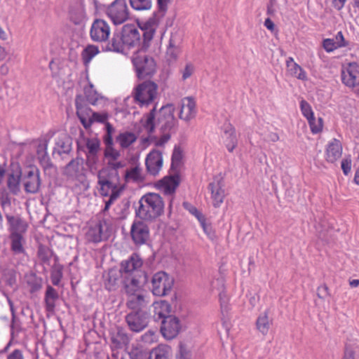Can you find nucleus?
<instances>
[{
	"label": "nucleus",
	"instance_id": "obj_1",
	"mask_svg": "<svg viewBox=\"0 0 359 359\" xmlns=\"http://www.w3.org/2000/svg\"><path fill=\"white\" fill-rule=\"evenodd\" d=\"M136 215L142 220L151 221L159 217L163 212L164 203L158 194L148 193L139 201Z\"/></svg>",
	"mask_w": 359,
	"mask_h": 359
},
{
	"label": "nucleus",
	"instance_id": "obj_2",
	"mask_svg": "<svg viewBox=\"0 0 359 359\" xmlns=\"http://www.w3.org/2000/svg\"><path fill=\"white\" fill-rule=\"evenodd\" d=\"M121 162H110L109 165L101 169L97 174L100 191L107 193L114 189H122L119 184L118 169L122 168Z\"/></svg>",
	"mask_w": 359,
	"mask_h": 359
},
{
	"label": "nucleus",
	"instance_id": "obj_3",
	"mask_svg": "<svg viewBox=\"0 0 359 359\" xmlns=\"http://www.w3.org/2000/svg\"><path fill=\"white\" fill-rule=\"evenodd\" d=\"M157 90L158 86L156 83L145 81L134 88V100L140 107H146L154 102L157 96Z\"/></svg>",
	"mask_w": 359,
	"mask_h": 359
},
{
	"label": "nucleus",
	"instance_id": "obj_4",
	"mask_svg": "<svg viewBox=\"0 0 359 359\" xmlns=\"http://www.w3.org/2000/svg\"><path fill=\"white\" fill-rule=\"evenodd\" d=\"M164 16L165 15H160L159 13L155 11L147 20L138 22L140 30L142 33V46L144 48H148L149 46L150 42L153 39L154 34Z\"/></svg>",
	"mask_w": 359,
	"mask_h": 359
},
{
	"label": "nucleus",
	"instance_id": "obj_5",
	"mask_svg": "<svg viewBox=\"0 0 359 359\" xmlns=\"http://www.w3.org/2000/svg\"><path fill=\"white\" fill-rule=\"evenodd\" d=\"M132 62L135 69L137 76L140 79L151 76L156 71V63L154 59L144 53L138 51L132 57Z\"/></svg>",
	"mask_w": 359,
	"mask_h": 359
},
{
	"label": "nucleus",
	"instance_id": "obj_6",
	"mask_svg": "<svg viewBox=\"0 0 359 359\" xmlns=\"http://www.w3.org/2000/svg\"><path fill=\"white\" fill-rule=\"evenodd\" d=\"M106 14L116 26L126 22L130 18L126 0H115L107 8Z\"/></svg>",
	"mask_w": 359,
	"mask_h": 359
},
{
	"label": "nucleus",
	"instance_id": "obj_7",
	"mask_svg": "<svg viewBox=\"0 0 359 359\" xmlns=\"http://www.w3.org/2000/svg\"><path fill=\"white\" fill-rule=\"evenodd\" d=\"M123 43H125L127 50L135 48L138 50H145L144 48L142 33L135 25H126L123 26L121 32Z\"/></svg>",
	"mask_w": 359,
	"mask_h": 359
},
{
	"label": "nucleus",
	"instance_id": "obj_8",
	"mask_svg": "<svg viewBox=\"0 0 359 359\" xmlns=\"http://www.w3.org/2000/svg\"><path fill=\"white\" fill-rule=\"evenodd\" d=\"M174 279L164 271L156 273L151 279V292L155 296L167 295L171 290Z\"/></svg>",
	"mask_w": 359,
	"mask_h": 359
},
{
	"label": "nucleus",
	"instance_id": "obj_9",
	"mask_svg": "<svg viewBox=\"0 0 359 359\" xmlns=\"http://www.w3.org/2000/svg\"><path fill=\"white\" fill-rule=\"evenodd\" d=\"M341 80L343 83L354 88L359 86V65L356 62H349L343 65L341 69Z\"/></svg>",
	"mask_w": 359,
	"mask_h": 359
},
{
	"label": "nucleus",
	"instance_id": "obj_10",
	"mask_svg": "<svg viewBox=\"0 0 359 359\" xmlns=\"http://www.w3.org/2000/svg\"><path fill=\"white\" fill-rule=\"evenodd\" d=\"M130 236L137 245L145 244L149 238V229L142 221L135 220L130 227Z\"/></svg>",
	"mask_w": 359,
	"mask_h": 359
},
{
	"label": "nucleus",
	"instance_id": "obj_11",
	"mask_svg": "<svg viewBox=\"0 0 359 359\" xmlns=\"http://www.w3.org/2000/svg\"><path fill=\"white\" fill-rule=\"evenodd\" d=\"M126 320L131 331L140 332L148 324V315L145 311H131L126 316Z\"/></svg>",
	"mask_w": 359,
	"mask_h": 359
},
{
	"label": "nucleus",
	"instance_id": "obj_12",
	"mask_svg": "<svg viewBox=\"0 0 359 359\" xmlns=\"http://www.w3.org/2000/svg\"><path fill=\"white\" fill-rule=\"evenodd\" d=\"M86 147V164L89 169L93 171L95 169V165L98 161L97 154L100 150V142L97 138H87L84 140Z\"/></svg>",
	"mask_w": 359,
	"mask_h": 359
},
{
	"label": "nucleus",
	"instance_id": "obj_13",
	"mask_svg": "<svg viewBox=\"0 0 359 359\" xmlns=\"http://www.w3.org/2000/svg\"><path fill=\"white\" fill-rule=\"evenodd\" d=\"M180 329V321L174 316H168L161 321V332L167 339H174L179 334Z\"/></svg>",
	"mask_w": 359,
	"mask_h": 359
},
{
	"label": "nucleus",
	"instance_id": "obj_14",
	"mask_svg": "<svg viewBox=\"0 0 359 359\" xmlns=\"http://www.w3.org/2000/svg\"><path fill=\"white\" fill-rule=\"evenodd\" d=\"M109 34L110 27L105 20L97 19L93 22L90 31V35L93 41H105L108 39Z\"/></svg>",
	"mask_w": 359,
	"mask_h": 359
},
{
	"label": "nucleus",
	"instance_id": "obj_15",
	"mask_svg": "<svg viewBox=\"0 0 359 359\" xmlns=\"http://www.w3.org/2000/svg\"><path fill=\"white\" fill-rule=\"evenodd\" d=\"M208 189L211 194L212 205L218 208L224 201L225 191L224 189V182L220 177H215L212 182L209 184Z\"/></svg>",
	"mask_w": 359,
	"mask_h": 359
},
{
	"label": "nucleus",
	"instance_id": "obj_16",
	"mask_svg": "<svg viewBox=\"0 0 359 359\" xmlns=\"http://www.w3.org/2000/svg\"><path fill=\"white\" fill-rule=\"evenodd\" d=\"M197 113L196 104L194 98L186 97L180 104L179 118L186 122L193 119Z\"/></svg>",
	"mask_w": 359,
	"mask_h": 359
},
{
	"label": "nucleus",
	"instance_id": "obj_17",
	"mask_svg": "<svg viewBox=\"0 0 359 359\" xmlns=\"http://www.w3.org/2000/svg\"><path fill=\"white\" fill-rule=\"evenodd\" d=\"M108 226L105 222H99L88 227L86 232V239L90 242L99 243L108 237Z\"/></svg>",
	"mask_w": 359,
	"mask_h": 359
},
{
	"label": "nucleus",
	"instance_id": "obj_18",
	"mask_svg": "<svg viewBox=\"0 0 359 359\" xmlns=\"http://www.w3.org/2000/svg\"><path fill=\"white\" fill-rule=\"evenodd\" d=\"M145 165L149 174L157 175L163 167V157L161 152L153 149L147 156Z\"/></svg>",
	"mask_w": 359,
	"mask_h": 359
},
{
	"label": "nucleus",
	"instance_id": "obj_19",
	"mask_svg": "<svg viewBox=\"0 0 359 359\" xmlns=\"http://www.w3.org/2000/svg\"><path fill=\"white\" fill-rule=\"evenodd\" d=\"M85 173L84 160L82 158H73L62 168V174L67 180Z\"/></svg>",
	"mask_w": 359,
	"mask_h": 359
},
{
	"label": "nucleus",
	"instance_id": "obj_20",
	"mask_svg": "<svg viewBox=\"0 0 359 359\" xmlns=\"http://www.w3.org/2000/svg\"><path fill=\"white\" fill-rule=\"evenodd\" d=\"M23 182L25 190L27 192L34 194L37 192L40 186L38 170L36 168H29L24 172Z\"/></svg>",
	"mask_w": 359,
	"mask_h": 359
},
{
	"label": "nucleus",
	"instance_id": "obj_21",
	"mask_svg": "<svg viewBox=\"0 0 359 359\" xmlns=\"http://www.w3.org/2000/svg\"><path fill=\"white\" fill-rule=\"evenodd\" d=\"M143 262L137 254H133L128 259L123 260L121 264V272L126 276H132L134 273H139Z\"/></svg>",
	"mask_w": 359,
	"mask_h": 359
},
{
	"label": "nucleus",
	"instance_id": "obj_22",
	"mask_svg": "<svg viewBox=\"0 0 359 359\" xmlns=\"http://www.w3.org/2000/svg\"><path fill=\"white\" fill-rule=\"evenodd\" d=\"M72 141L66 133H60L55 139V147H53V155L60 157L62 154H67L72 150Z\"/></svg>",
	"mask_w": 359,
	"mask_h": 359
},
{
	"label": "nucleus",
	"instance_id": "obj_23",
	"mask_svg": "<svg viewBox=\"0 0 359 359\" xmlns=\"http://www.w3.org/2000/svg\"><path fill=\"white\" fill-rule=\"evenodd\" d=\"M126 278L125 289L128 296L143 294L141 289L147 280L146 275L144 274L142 276H140L139 278H137L135 276H132L130 278L126 277Z\"/></svg>",
	"mask_w": 359,
	"mask_h": 359
},
{
	"label": "nucleus",
	"instance_id": "obj_24",
	"mask_svg": "<svg viewBox=\"0 0 359 359\" xmlns=\"http://www.w3.org/2000/svg\"><path fill=\"white\" fill-rule=\"evenodd\" d=\"M174 110L175 107L172 104H167L161 108L158 121L159 123L163 122L162 128L171 129L174 127L175 125V119L173 115Z\"/></svg>",
	"mask_w": 359,
	"mask_h": 359
},
{
	"label": "nucleus",
	"instance_id": "obj_25",
	"mask_svg": "<svg viewBox=\"0 0 359 359\" xmlns=\"http://www.w3.org/2000/svg\"><path fill=\"white\" fill-rule=\"evenodd\" d=\"M342 144L337 139H332L328 142L325 149V159L329 163H334L342 154Z\"/></svg>",
	"mask_w": 359,
	"mask_h": 359
},
{
	"label": "nucleus",
	"instance_id": "obj_26",
	"mask_svg": "<svg viewBox=\"0 0 359 359\" xmlns=\"http://www.w3.org/2000/svg\"><path fill=\"white\" fill-rule=\"evenodd\" d=\"M223 142L229 152H232L237 145L236 130L230 123H225L222 128Z\"/></svg>",
	"mask_w": 359,
	"mask_h": 359
},
{
	"label": "nucleus",
	"instance_id": "obj_27",
	"mask_svg": "<svg viewBox=\"0 0 359 359\" xmlns=\"http://www.w3.org/2000/svg\"><path fill=\"white\" fill-rule=\"evenodd\" d=\"M68 181L70 183L72 190L78 195L82 194L90 187L89 181L87 179L86 173L69 179Z\"/></svg>",
	"mask_w": 359,
	"mask_h": 359
},
{
	"label": "nucleus",
	"instance_id": "obj_28",
	"mask_svg": "<svg viewBox=\"0 0 359 359\" xmlns=\"http://www.w3.org/2000/svg\"><path fill=\"white\" fill-rule=\"evenodd\" d=\"M86 13L81 4L72 6L69 11V19L75 25H81L86 20Z\"/></svg>",
	"mask_w": 359,
	"mask_h": 359
},
{
	"label": "nucleus",
	"instance_id": "obj_29",
	"mask_svg": "<svg viewBox=\"0 0 359 359\" xmlns=\"http://www.w3.org/2000/svg\"><path fill=\"white\" fill-rule=\"evenodd\" d=\"M179 185V180L177 176L165 177L157 183L158 189L165 194H172Z\"/></svg>",
	"mask_w": 359,
	"mask_h": 359
},
{
	"label": "nucleus",
	"instance_id": "obj_30",
	"mask_svg": "<svg viewBox=\"0 0 359 359\" xmlns=\"http://www.w3.org/2000/svg\"><path fill=\"white\" fill-rule=\"evenodd\" d=\"M147 303L144 294H137L128 296L126 306L132 311H144L143 308L147 306Z\"/></svg>",
	"mask_w": 359,
	"mask_h": 359
},
{
	"label": "nucleus",
	"instance_id": "obj_31",
	"mask_svg": "<svg viewBox=\"0 0 359 359\" xmlns=\"http://www.w3.org/2000/svg\"><path fill=\"white\" fill-rule=\"evenodd\" d=\"M21 175L22 172L18 166L8 175L7 187L10 192L13 195H17L20 191Z\"/></svg>",
	"mask_w": 359,
	"mask_h": 359
},
{
	"label": "nucleus",
	"instance_id": "obj_32",
	"mask_svg": "<svg viewBox=\"0 0 359 359\" xmlns=\"http://www.w3.org/2000/svg\"><path fill=\"white\" fill-rule=\"evenodd\" d=\"M77 116L85 128H89L92 124V118H96L98 114L93 112L91 109L79 106L76 103Z\"/></svg>",
	"mask_w": 359,
	"mask_h": 359
},
{
	"label": "nucleus",
	"instance_id": "obj_33",
	"mask_svg": "<svg viewBox=\"0 0 359 359\" xmlns=\"http://www.w3.org/2000/svg\"><path fill=\"white\" fill-rule=\"evenodd\" d=\"M154 307V318L156 321L163 320L167 316H170V306L166 301L155 302L153 304Z\"/></svg>",
	"mask_w": 359,
	"mask_h": 359
},
{
	"label": "nucleus",
	"instance_id": "obj_34",
	"mask_svg": "<svg viewBox=\"0 0 359 359\" xmlns=\"http://www.w3.org/2000/svg\"><path fill=\"white\" fill-rule=\"evenodd\" d=\"M6 217L11 232H20V233H22L26 231L27 228V222L20 216L6 215Z\"/></svg>",
	"mask_w": 359,
	"mask_h": 359
},
{
	"label": "nucleus",
	"instance_id": "obj_35",
	"mask_svg": "<svg viewBox=\"0 0 359 359\" xmlns=\"http://www.w3.org/2000/svg\"><path fill=\"white\" fill-rule=\"evenodd\" d=\"M11 248L15 254H21L25 252L23 244L25 240L20 232H11L10 234Z\"/></svg>",
	"mask_w": 359,
	"mask_h": 359
},
{
	"label": "nucleus",
	"instance_id": "obj_36",
	"mask_svg": "<svg viewBox=\"0 0 359 359\" xmlns=\"http://www.w3.org/2000/svg\"><path fill=\"white\" fill-rule=\"evenodd\" d=\"M124 177L126 182H141L144 180L142 170L139 165L127 169Z\"/></svg>",
	"mask_w": 359,
	"mask_h": 359
},
{
	"label": "nucleus",
	"instance_id": "obj_37",
	"mask_svg": "<svg viewBox=\"0 0 359 359\" xmlns=\"http://www.w3.org/2000/svg\"><path fill=\"white\" fill-rule=\"evenodd\" d=\"M106 49L116 53H124L127 48L125 43H123L122 34H114L110 42L107 44Z\"/></svg>",
	"mask_w": 359,
	"mask_h": 359
},
{
	"label": "nucleus",
	"instance_id": "obj_38",
	"mask_svg": "<svg viewBox=\"0 0 359 359\" xmlns=\"http://www.w3.org/2000/svg\"><path fill=\"white\" fill-rule=\"evenodd\" d=\"M172 356L171 349L168 346L159 345L154 348L149 356V359H170Z\"/></svg>",
	"mask_w": 359,
	"mask_h": 359
},
{
	"label": "nucleus",
	"instance_id": "obj_39",
	"mask_svg": "<svg viewBox=\"0 0 359 359\" xmlns=\"http://www.w3.org/2000/svg\"><path fill=\"white\" fill-rule=\"evenodd\" d=\"M84 94L88 102L93 105H97L103 97L94 88L93 84L89 83L84 88Z\"/></svg>",
	"mask_w": 359,
	"mask_h": 359
},
{
	"label": "nucleus",
	"instance_id": "obj_40",
	"mask_svg": "<svg viewBox=\"0 0 359 359\" xmlns=\"http://www.w3.org/2000/svg\"><path fill=\"white\" fill-rule=\"evenodd\" d=\"M271 320L269 318L267 313L265 311L261 313L257 319L256 327L263 335L267 334L270 329Z\"/></svg>",
	"mask_w": 359,
	"mask_h": 359
},
{
	"label": "nucleus",
	"instance_id": "obj_41",
	"mask_svg": "<svg viewBox=\"0 0 359 359\" xmlns=\"http://www.w3.org/2000/svg\"><path fill=\"white\" fill-rule=\"evenodd\" d=\"M155 111H156V107L154 106V107H153V108L150 111V112L149 114H147L146 115V116L142 119V123L143 126L145 128V129L149 133L153 132L154 127L156 126Z\"/></svg>",
	"mask_w": 359,
	"mask_h": 359
},
{
	"label": "nucleus",
	"instance_id": "obj_42",
	"mask_svg": "<svg viewBox=\"0 0 359 359\" xmlns=\"http://www.w3.org/2000/svg\"><path fill=\"white\" fill-rule=\"evenodd\" d=\"M136 140L135 135L132 133H121L116 138L117 142L122 148H127Z\"/></svg>",
	"mask_w": 359,
	"mask_h": 359
},
{
	"label": "nucleus",
	"instance_id": "obj_43",
	"mask_svg": "<svg viewBox=\"0 0 359 359\" xmlns=\"http://www.w3.org/2000/svg\"><path fill=\"white\" fill-rule=\"evenodd\" d=\"M26 282L30 287L32 292L39 290L42 285V279L39 278L34 273H31L25 276Z\"/></svg>",
	"mask_w": 359,
	"mask_h": 359
},
{
	"label": "nucleus",
	"instance_id": "obj_44",
	"mask_svg": "<svg viewBox=\"0 0 359 359\" xmlns=\"http://www.w3.org/2000/svg\"><path fill=\"white\" fill-rule=\"evenodd\" d=\"M121 191L122 189H114L111 191H109V193L100 191L102 195L109 196V198L105 201L104 211H107L109 209L111 205L119 197Z\"/></svg>",
	"mask_w": 359,
	"mask_h": 359
},
{
	"label": "nucleus",
	"instance_id": "obj_45",
	"mask_svg": "<svg viewBox=\"0 0 359 359\" xmlns=\"http://www.w3.org/2000/svg\"><path fill=\"white\" fill-rule=\"evenodd\" d=\"M287 70L290 75L300 80H306L307 79L306 72L298 65L292 64V66L287 67Z\"/></svg>",
	"mask_w": 359,
	"mask_h": 359
},
{
	"label": "nucleus",
	"instance_id": "obj_46",
	"mask_svg": "<svg viewBox=\"0 0 359 359\" xmlns=\"http://www.w3.org/2000/svg\"><path fill=\"white\" fill-rule=\"evenodd\" d=\"M131 7L136 11L149 10L151 8V0H129Z\"/></svg>",
	"mask_w": 359,
	"mask_h": 359
},
{
	"label": "nucleus",
	"instance_id": "obj_47",
	"mask_svg": "<svg viewBox=\"0 0 359 359\" xmlns=\"http://www.w3.org/2000/svg\"><path fill=\"white\" fill-rule=\"evenodd\" d=\"M99 50L98 48L95 46H87L82 53V57L85 63L90 62L93 57H95Z\"/></svg>",
	"mask_w": 359,
	"mask_h": 359
},
{
	"label": "nucleus",
	"instance_id": "obj_48",
	"mask_svg": "<svg viewBox=\"0 0 359 359\" xmlns=\"http://www.w3.org/2000/svg\"><path fill=\"white\" fill-rule=\"evenodd\" d=\"M62 277V266L55 265L51 272V280L54 285H58Z\"/></svg>",
	"mask_w": 359,
	"mask_h": 359
},
{
	"label": "nucleus",
	"instance_id": "obj_49",
	"mask_svg": "<svg viewBox=\"0 0 359 359\" xmlns=\"http://www.w3.org/2000/svg\"><path fill=\"white\" fill-rule=\"evenodd\" d=\"M22 331L21 322L18 318L15 316L12 317L11 324V334L12 339L16 337L20 332Z\"/></svg>",
	"mask_w": 359,
	"mask_h": 359
},
{
	"label": "nucleus",
	"instance_id": "obj_50",
	"mask_svg": "<svg viewBox=\"0 0 359 359\" xmlns=\"http://www.w3.org/2000/svg\"><path fill=\"white\" fill-rule=\"evenodd\" d=\"M300 109L303 116L309 121L314 117L313 112L310 104L305 100L300 102Z\"/></svg>",
	"mask_w": 359,
	"mask_h": 359
},
{
	"label": "nucleus",
	"instance_id": "obj_51",
	"mask_svg": "<svg viewBox=\"0 0 359 359\" xmlns=\"http://www.w3.org/2000/svg\"><path fill=\"white\" fill-rule=\"evenodd\" d=\"M309 123L313 133H318L321 131L323 128V119L322 118H318V120L315 118V117L312 118V119H309Z\"/></svg>",
	"mask_w": 359,
	"mask_h": 359
},
{
	"label": "nucleus",
	"instance_id": "obj_52",
	"mask_svg": "<svg viewBox=\"0 0 359 359\" xmlns=\"http://www.w3.org/2000/svg\"><path fill=\"white\" fill-rule=\"evenodd\" d=\"M119 156V151L111 147H108L105 151V157L108 160V165H109L110 162H118L116 160L118 158Z\"/></svg>",
	"mask_w": 359,
	"mask_h": 359
},
{
	"label": "nucleus",
	"instance_id": "obj_53",
	"mask_svg": "<svg viewBox=\"0 0 359 359\" xmlns=\"http://www.w3.org/2000/svg\"><path fill=\"white\" fill-rule=\"evenodd\" d=\"M199 222L205 233L208 236V237L210 239L213 240L215 238V234L212 226L205 222L204 217L199 220Z\"/></svg>",
	"mask_w": 359,
	"mask_h": 359
},
{
	"label": "nucleus",
	"instance_id": "obj_54",
	"mask_svg": "<svg viewBox=\"0 0 359 359\" xmlns=\"http://www.w3.org/2000/svg\"><path fill=\"white\" fill-rule=\"evenodd\" d=\"M179 53V50L177 47L174 46L170 41V46L167 49L166 56L170 61L176 60Z\"/></svg>",
	"mask_w": 359,
	"mask_h": 359
},
{
	"label": "nucleus",
	"instance_id": "obj_55",
	"mask_svg": "<svg viewBox=\"0 0 359 359\" xmlns=\"http://www.w3.org/2000/svg\"><path fill=\"white\" fill-rule=\"evenodd\" d=\"M323 47L328 53L332 52L335 49L338 48L334 39H324L323 41Z\"/></svg>",
	"mask_w": 359,
	"mask_h": 359
},
{
	"label": "nucleus",
	"instance_id": "obj_56",
	"mask_svg": "<svg viewBox=\"0 0 359 359\" xmlns=\"http://www.w3.org/2000/svg\"><path fill=\"white\" fill-rule=\"evenodd\" d=\"M342 171L345 175H348L351 170V158L348 156L344 158L341 161V165Z\"/></svg>",
	"mask_w": 359,
	"mask_h": 359
},
{
	"label": "nucleus",
	"instance_id": "obj_57",
	"mask_svg": "<svg viewBox=\"0 0 359 359\" xmlns=\"http://www.w3.org/2000/svg\"><path fill=\"white\" fill-rule=\"evenodd\" d=\"M194 69L193 64L190 62L187 63L184 69L182 70V79L184 81L189 79L194 72Z\"/></svg>",
	"mask_w": 359,
	"mask_h": 359
},
{
	"label": "nucleus",
	"instance_id": "obj_58",
	"mask_svg": "<svg viewBox=\"0 0 359 359\" xmlns=\"http://www.w3.org/2000/svg\"><path fill=\"white\" fill-rule=\"evenodd\" d=\"M181 160V151L177 149H175L172 156V167H177L180 164Z\"/></svg>",
	"mask_w": 359,
	"mask_h": 359
},
{
	"label": "nucleus",
	"instance_id": "obj_59",
	"mask_svg": "<svg viewBox=\"0 0 359 359\" xmlns=\"http://www.w3.org/2000/svg\"><path fill=\"white\" fill-rule=\"evenodd\" d=\"M334 39L338 48L346 47L348 45L341 32H337Z\"/></svg>",
	"mask_w": 359,
	"mask_h": 359
},
{
	"label": "nucleus",
	"instance_id": "obj_60",
	"mask_svg": "<svg viewBox=\"0 0 359 359\" xmlns=\"http://www.w3.org/2000/svg\"><path fill=\"white\" fill-rule=\"evenodd\" d=\"M183 205L185 209L188 210L190 213L194 215L198 219V221L203 217V215L198 211V210L190 203H184Z\"/></svg>",
	"mask_w": 359,
	"mask_h": 359
},
{
	"label": "nucleus",
	"instance_id": "obj_61",
	"mask_svg": "<svg viewBox=\"0 0 359 359\" xmlns=\"http://www.w3.org/2000/svg\"><path fill=\"white\" fill-rule=\"evenodd\" d=\"M169 1L170 0H158V10L156 11L159 13L160 15H165Z\"/></svg>",
	"mask_w": 359,
	"mask_h": 359
},
{
	"label": "nucleus",
	"instance_id": "obj_62",
	"mask_svg": "<svg viewBox=\"0 0 359 359\" xmlns=\"http://www.w3.org/2000/svg\"><path fill=\"white\" fill-rule=\"evenodd\" d=\"M170 138V134L168 133H165L162 135V136L159 138H157L155 140V145L157 147H163L164 144L168 142V141Z\"/></svg>",
	"mask_w": 359,
	"mask_h": 359
},
{
	"label": "nucleus",
	"instance_id": "obj_63",
	"mask_svg": "<svg viewBox=\"0 0 359 359\" xmlns=\"http://www.w3.org/2000/svg\"><path fill=\"white\" fill-rule=\"evenodd\" d=\"M155 339V334L154 332L149 331L142 336V340L146 343H151Z\"/></svg>",
	"mask_w": 359,
	"mask_h": 359
},
{
	"label": "nucleus",
	"instance_id": "obj_64",
	"mask_svg": "<svg viewBox=\"0 0 359 359\" xmlns=\"http://www.w3.org/2000/svg\"><path fill=\"white\" fill-rule=\"evenodd\" d=\"M7 359H23L22 351L19 349L14 350L8 355Z\"/></svg>",
	"mask_w": 359,
	"mask_h": 359
}]
</instances>
